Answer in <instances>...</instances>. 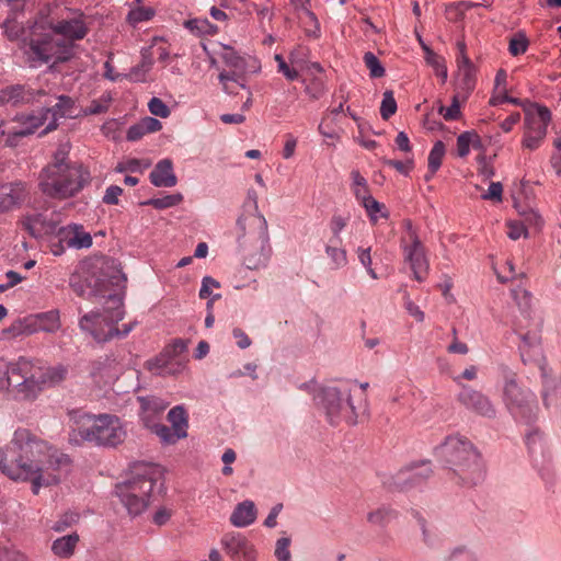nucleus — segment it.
<instances>
[{
	"label": "nucleus",
	"mask_w": 561,
	"mask_h": 561,
	"mask_svg": "<svg viewBox=\"0 0 561 561\" xmlns=\"http://www.w3.org/2000/svg\"><path fill=\"white\" fill-rule=\"evenodd\" d=\"M397 111V102L393 92L387 90L383 92V98L380 105V115L383 119H389Z\"/></svg>",
	"instance_id": "09e8293b"
},
{
	"label": "nucleus",
	"mask_w": 561,
	"mask_h": 561,
	"mask_svg": "<svg viewBox=\"0 0 561 561\" xmlns=\"http://www.w3.org/2000/svg\"><path fill=\"white\" fill-rule=\"evenodd\" d=\"M507 236L512 240H518L522 237L527 238L528 236L527 227L523 222L511 220L507 222Z\"/></svg>",
	"instance_id": "69168bd1"
},
{
	"label": "nucleus",
	"mask_w": 561,
	"mask_h": 561,
	"mask_svg": "<svg viewBox=\"0 0 561 561\" xmlns=\"http://www.w3.org/2000/svg\"><path fill=\"white\" fill-rule=\"evenodd\" d=\"M21 332L34 334L37 332L55 333L60 327V317L57 310L30 316L20 322Z\"/></svg>",
	"instance_id": "a211bd4d"
},
{
	"label": "nucleus",
	"mask_w": 561,
	"mask_h": 561,
	"mask_svg": "<svg viewBox=\"0 0 561 561\" xmlns=\"http://www.w3.org/2000/svg\"><path fill=\"white\" fill-rule=\"evenodd\" d=\"M33 98L34 96L31 91H26L21 85H12L0 91V105L8 103L16 104L19 102H28L33 100Z\"/></svg>",
	"instance_id": "c85d7f7f"
},
{
	"label": "nucleus",
	"mask_w": 561,
	"mask_h": 561,
	"mask_svg": "<svg viewBox=\"0 0 561 561\" xmlns=\"http://www.w3.org/2000/svg\"><path fill=\"white\" fill-rule=\"evenodd\" d=\"M421 46L425 53L426 62L434 69L436 76L440 77L442 81L447 80V67L443 57L435 54L423 41L419 37Z\"/></svg>",
	"instance_id": "7c9ffc66"
},
{
	"label": "nucleus",
	"mask_w": 561,
	"mask_h": 561,
	"mask_svg": "<svg viewBox=\"0 0 561 561\" xmlns=\"http://www.w3.org/2000/svg\"><path fill=\"white\" fill-rule=\"evenodd\" d=\"M290 539L289 538H279L276 541L275 556L277 561H290V551H289Z\"/></svg>",
	"instance_id": "680f3d73"
},
{
	"label": "nucleus",
	"mask_w": 561,
	"mask_h": 561,
	"mask_svg": "<svg viewBox=\"0 0 561 561\" xmlns=\"http://www.w3.org/2000/svg\"><path fill=\"white\" fill-rule=\"evenodd\" d=\"M162 471L151 463L136 465L130 477L117 483L115 494L130 516L142 514L150 504L151 494Z\"/></svg>",
	"instance_id": "0eeeda50"
},
{
	"label": "nucleus",
	"mask_w": 561,
	"mask_h": 561,
	"mask_svg": "<svg viewBox=\"0 0 561 561\" xmlns=\"http://www.w3.org/2000/svg\"><path fill=\"white\" fill-rule=\"evenodd\" d=\"M397 517L393 510L381 506L367 514V520L371 525L383 527Z\"/></svg>",
	"instance_id": "58836bf2"
},
{
	"label": "nucleus",
	"mask_w": 561,
	"mask_h": 561,
	"mask_svg": "<svg viewBox=\"0 0 561 561\" xmlns=\"http://www.w3.org/2000/svg\"><path fill=\"white\" fill-rule=\"evenodd\" d=\"M316 407L331 424L341 421L354 425L357 423L356 407L353 403L352 388L346 385L321 386L313 394Z\"/></svg>",
	"instance_id": "9d476101"
},
{
	"label": "nucleus",
	"mask_w": 561,
	"mask_h": 561,
	"mask_svg": "<svg viewBox=\"0 0 561 561\" xmlns=\"http://www.w3.org/2000/svg\"><path fill=\"white\" fill-rule=\"evenodd\" d=\"M152 62L150 59H144L138 67L131 69V71L127 75V77L131 81L141 82L145 80L146 75L151 69Z\"/></svg>",
	"instance_id": "5fc2aeb1"
},
{
	"label": "nucleus",
	"mask_w": 561,
	"mask_h": 561,
	"mask_svg": "<svg viewBox=\"0 0 561 561\" xmlns=\"http://www.w3.org/2000/svg\"><path fill=\"white\" fill-rule=\"evenodd\" d=\"M152 62L150 59H144L138 67L131 69V71L127 75V77L131 81L141 82L145 80L146 75L151 69Z\"/></svg>",
	"instance_id": "6e6d98bb"
},
{
	"label": "nucleus",
	"mask_w": 561,
	"mask_h": 561,
	"mask_svg": "<svg viewBox=\"0 0 561 561\" xmlns=\"http://www.w3.org/2000/svg\"><path fill=\"white\" fill-rule=\"evenodd\" d=\"M237 227L238 244L244 265L250 270L264 267L272 255L265 217L256 210L242 215L237 221Z\"/></svg>",
	"instance_id": "39448f33"
},
{
	"label": "nucleus",
	"mask_w": 561,
	"mask_h": 561,
	"mask_svg": "<svg viewBox=\"0 0 561 561\" xmlns=\"http://www.w3.org/2000/svg\"><path fill=\"white\" fill-rule=\"evenodd\" d=\"M520 352L524 360H526L525 356L528 355H537L540 353V341L539 337L534 334L533 336L525 335L523 336V342L520 345Z\"/></svg>",
	"instance_id": "de8ad7c7"
},
{
	"label": "nucleus",
	"mask_w": 561,
	"mask_h": 561,
	"mask_svg": "<svg viewBox=\"0 0 561 561\" xmlns=\"http://www.w3.org/2000/svg\"><path fill=\"white\" fill-rule=\"evenodd\" d=\"M502 401L507 411L518 420H529L537 410L535 393L519 385L514 374L505 377L502 387Z\"/></svg>",
	"instance_id": "f8f14e48"
},
{
	"label": "nucleus",
	"mask_w": 561,
	"mask_h": 561,
	"mask_svg": "<svg viewBox=\"0 0 561 561\" xmlns=\"http://www.w3.org/2000/svg\"><path fill=\"white\" fill-rule=\"evenodd\" d=\"M528 45L526 35L519 32L510 39L508 50L513 56H518L526 53Z\"/></svg>",
	"instance_id": "8fccbe9b"
},
{
	"label": "nucleus",
	"mask_w": 561,
	"mask_h": 561,
	"mask_svg": "<svg viewBox=\"0 0 561 561\" xmlns=\"http://www.w3.org/2000/svg\"><path fill=\"white\" fill-rule=\"evenodd\" d=\"M360 205L365 208L373 224H377L380 219H387L389 216L386 206L373 196L360 203Z\"/></svg>",
	"instance_id": "4c0bfd02"
},
{
	"label": "nucleus",
	"mask_w": 561,
	"mask_h": 561,
	"mask_svg": "<svg viewBox=\"0 0 561 561\" xmlns=\"http://www.w3.org/2000/svg\"><path fill=\"white\" fill-rule=\"evenodd\" d=\"M470 147H471V130L461 133L457 137L458 156L461 158L467 157L470 152Z\"/></svg>",
	"instance_id": "0e129e2a"
},
{
	"label": "nucleus",
	"mask_w": 561,
	"mask_h": 561,
	"mask_svg": "<svg viewBox=\"0 0 561 561\" xmlns=\"http://www.w3.org/2000/svg\"><path fill=\"white\" fill-rule=\"evenodd\" d=\"M515 207L518 214L523 217L522 222L525 225V227H527V229L534 228L536 230H539L542 227L543 220L537 210L531 208L519 207L517 205Z\"/></svg>",
	"instance_id": "37998d69"
},
{
	"label": "nucleus",
	"mask_w": 561,
	"mask_h": 561,
	"mask_svg": "<svg viewBox=\"0 0 561 561\" xmlns=\"http://www.w3.org/2000/svg\"><path fill=\"white\" fill-rule=\"evenodd\" d=\"M150 182L156 187H173L178 183L173 162L170 159L160 160L150 173Z\"/></svg>",
	"instance_id": "b1692460"
},
{
	"label": "nucleus",
	"mask_w": 561,
	"mask_h": 561,
	"mask_svg": "<svg viewBox=\"0 0 561 561\" xmlns=\"http://www.w3.org/2000/svg\"><path fill=\"white\" fill-rule=\"evenodd\" d=\"M58 243L51 245V253L56 256L61 255L66 248L88 249L92 245V237L81 225L70 224L58 228Z\"/></svg>",
	"instance_id": "ddd939ff"
},
{
	"label": "nucleus",
	"mask_w": 561,
	"mask_h": 561,
	"mask_svg": "<svg viewBox=\"0 0 561 561\" xmlns=\"http://www.w3.org/2000/svg\"><path fill=\"white\" fill-rule=\"evenodd\" d=\"M458 401L470 412L493 419L496 416V408L491 399L471 387H463L458 394Z\"/></svg>",
	"instance_id": "2eb2a0df"
},
{
	"label": "nucleus",
	"mask_w": 561,
	"mask_h": 561,
	"mask_svg": "<svg viewBox=\"0 0 561 561\" xmlns=\"http://www.w3.org/2000/svg\"><path fill=\"white\" fill-rule=\"evenodd\" d=\"M150 167L149 161H144L139 159H127L126 161L118 162L115 167V171L117 173L124 172H141L145 169Z\"/></svg>",
	"instance_id": "49530a36"
},
{
	"label": "nucleus",
	"mask_w": 561,
	"mask_h": 561,
	"mask_svg": "<svg viewBox=\"0 0 561 561\" xmlns=\"http://www.w3.org/2000/svg\"><path fill=\"white\" fill-rule=\"evenodd\" d=\"M154 12L150 8H136L129 12L128 18L133 23H138L150 20Z\"/></svg>",
	"instance_id": "338daca9"
},
{
	"label": "nucleus",
	"mask_w": 561,
	"mask_h": 561,
	"mask_svg": "<svg viewBox=\"0 0 561 561\" xmlns=\"http://www.w3.org/2000/svg\"><path fill=\"white\" fill-rule=\"evenodd\" d=\"M124 304L121 295H110L102 312L84 314L79 322L80 329L88 332L96 342L104 343L114 337H124L131 332L135 322L123 324L118 329L117 323L124 318Z\"/></svg>",
	"instance_id": "1a4fd4ad"
},
{
	"label": "nucleus",
	"mask_w": 561,
	"mask_h": 561,
	"mask_svg": "<svg viewBox=\"0 0 561 561\" xmlns=\"http://www.w3.org/2000/svg\"><path fill=\"white\" fill-rule=\"evenodd\" d=\"M148 108L152 115L161 118H167L170 115V108L159 98H152L148 103Z\"/></svg>",
	"instance_id": "13d9d810"
},
{
	"label": "nucleus",
	"mask_w": 561,
	"mask_h": 561,
	"mask_svg": "<svg viewBox=\"0 0 561 561\" xmlns=\"http://www.w3.org/2000/svg\"><path fill=\"white\" fill-rule=\"evenodd\" d=\"M227 556L233 561H256L257 550L252 541L240 533H228L220 539Z\"/></svg>",
	"instance_id": "4468645a"
},
{
	"label": "nucleus",
	"mask_w": 561,
	"mask_h": 561,
	"mask_svg": "<svg viewBox=\"0 0 561 561\" xmlns=\"http://www.w3.org/2000/svg\"><path fill=\"white\" fill-rule=\"evenodd\" d=\"M225 64L232 69V75L221 72L219 75V81L221 82L224 90L228 93H233V89L231 83L238 82V76L243 75L245 72L247 61L245 58L238 55V53L229 47L224 46L222 51L220 54Z\"/></svg>",
	"instance_id": "aec40b11"
},
{
	"label": "nucleus",
	"mask_w": 561,
	"mask_h": 561,
	"mask_svg": "<svg viewBox=\"0 0 561 561\" xmlns=\"http://www.w3.org/2000/svg\"><path fill=\"white\" fill-rule=\"evenodd\" d=\"M27 195V187L22 182L0 185V210H8L20 205L26 199Z\"/></svg>",
	"instance_id": "4be33fe9"
},
{
	"label": "nucleus",
	"mask_w": 561,
	"mask_h": 561,
	"mask_svg": "<svg viewBox=\"0 0 561 561\" xmlns=\"http://www.w3.org/2000/svg\"><path fill=\"white\" fill-rule=\"evenodd\" d=\"M161 128L162 124L159 119L146 116L128 128L126 138L129 141H137L145 135L159 131Z\"/></svg>",
	"instance_id": "bb28decb"
},
{
	"label": "nucleus",
	"mask_w": 561,
	"mask_h": 561,
	"mask_svg": "<svg viewBox=\"0 0 561 561\" xmlns=\"http://www.w3.org/2000/svg\"><path fill=\"white\" fill-rule=\"evenodd\" d=\"M140 403V416L146 426H150L151 419L168 407L169 402L157 397H138Z\"/></svg>",
	"instance_id": "a878e982"
},
{
	"label": "nucleus",
	"mask_w": 561,
	"mask_h": 561,
	"mask_svg": "<svg viewBox=\"0 0 561 561\" xmlns=\"http://www.w3.org/2000/svg\"><path fill=\"white\" fill-rule=\"evenodd\" d=\"M23 225L35 238L53 234L58 231L57 222L44 214H34L25 217Z\"/></svg>",
	"instance_id": "5701e85b"
},
{
	"label": "nucleus",
	"mask_w": 561,
	"mask_h": 561,
	"mask_svg": "<svg viewBox=\"0 0 561 561\" xmlns=\"http://www.w3.org/2000/svg\"><path fill=\"white\" fill-rule=\"evenodd\" d=\"M80 537L77 533H72L57 538L51 543V551L58 558H70L73 556Z\"/></svg>",
	"instance_id": "cd10ccee"
},
{
	"label": "nucleus",
	"mask_w": 561,
	"mask_h": 561,
	"mask_svg": "<svg viewBox=\"0 0 561 561\" xmlns=\"http://www.w3.org/2000/svg\"><path fill=\"white\" fill-rule=\"evenodd\" d=\"M47 26H49L56 38L57 36L64 37L60 42H70L71 44L75 41L82 39L88 34V26L82 13H77L56 23L47 22Z\"/></svg>",
	"instance_id": "dca6fc26"
},
{
	"label": "nucleus",
	"mask_w": 561,
	"mask_h": 561,
	"mask_svg": "<svg viewBox=\"0 0 561 561\" xmlns=\"http://www.w3.org/2000/svg\"><path fill=\"white\" fill-rule=\"evenodd\" d=\"M152 62L150 59H144L138 67L131 69V71L127 75V77L131 81L141 82L145 80L146 75L151 69Z\"/></svg>",
	"instance_id": "4d7b16f0"
},
{
	"label": "nucleus",
	"mask_w": 561,
	"mask_h": 561,
	"mask_svg": "<svg viewBox=\"0 0 561 561\" xmlns=\"http://www.w3.org/2000/svg\"><path fill=\"white\" fill-rule=\"evenodd\" d=\"M4 34L10 41L23 42L24 38H28V32L23 23L18 21L16 18H8L3 23Z\"/></svg>",
	"instance_id": "473e14b6"
},
{
	"label": "nucleus",
	"mask_w": 561,
	"mask_h": 561,
	"mask_svg": "<svg viewBox=\"0 0 561 561\" xmlns=\"http://www.w3.org/2000/svg\"><path fill=\"white\" fill-rule=\"evenodd\" d=\"M20 50L28 67L38 68L70 60L75 55V44L60 42L49 30L47 22L38 21L30 28L28 38L20 43Z\"/></svg>",
	"instance_id": "7ed1b4c3"
},
{
	"label": "nucleus",
	"mask_w": 561,
	"mask_h": 561,
	"mask_svg": "<svg viewBox=\"0 0 561 561\" xmlns=\"http://www.w3.org/2000/svg\"><path fill=\"white\" fill-rule=\"evenodd\" d=\"M459 56L457 57V85L456 91L462 94V101H466L468 95L474 89L476 83V69L468 56L465 53V44L459 43Z\"/></svg>",
	"instance_id": "6ab92c4d"
},
{
	"label": "nucleus",
	"mask_w": 561,
	"mask_h": 561,
	"mask_svg": "<svg viewBox=\"0 0 561 561\" xmlns=\"http://www.w3.org/2000/svg\"><path fill=\"white\" fill-rule=\"evenodd\" d=\"M356 254L359 263L366 270L370 278L375 280L378 279L379 276L375 268L373 267L371 248L359 247L356 249Z\"/></svg>",
	"instance_id": "a18cd8bd"
},
{
	"label": "nucleus",
	"mask_w": 561,
	"mask_h": 561,
	"mask_svg": "<svg viewBox=\"0 0 561 561\" xmlns=\"http://www.w3.org/2000/svg\"><path fill=\"white\" fill-rule=\"evenodd\" d=\"M68 369L64 365L42 367L30 359L20 358L8 370V381L26 397H35L45 388L66 380Z\"/></svg>",
	"instance_id": "6e6552de"
},
{
	"label": "nucleus",
	"mask_w": 561,
	"mask_h": 561,
	"mask_svg": "<svg viewBox=\"0 0 561 561\" xmlns=\"http://www.w3.org/2000/svg\"><path fill=\"white\" fill-rule=\"evenodd\" d=\"M70 467L67 454L24 428L16 430L9 444L0 449V471L12 481L30 483L35 495L43 488L59 484Z\"/></svg>",
	"instance_id": "f257e3e1"
},
{
	"label": "nucleus",
	"mask_w": 561,
	"mask_h": 561,
	"mask_svg": "<svg viewBox=\"0 0 561 561\" xmlns=\"http://www.w3.org/2000/svg\"><path fill=\"white\" fill-rule=\"evenodd\" d=\"M438 454L463 485H474L483 480L484 467L480 455L466 437H447L438 448Z\"/></svg>",
	"instance_id": "423d86ee"
},
{
	"label": "nucleus",
	"mask_w": 561,
	"mask_h": 561,
	"mask_svg": "<svg viewBox=\"0 0 561 561\" xmlns=\"http://www.w3.org/2000/svg\"><path fill=\"white\" fill-rule=\"evenodd\" d=\"M168 420L172 427L179 432V436H187V414L182 405L172 408L168 413Z\"/></svg>",
	"instance_id": "72a5a7b5"
},
{
	"label": "nucleus",
	"mask_w": 561,
	"mask_h": 561,
	"mask_svg": "<svg viewBox=\"0 0 561 561\" xmlns=\"http://www.w3.org/2000/svg\"><path fill=\"white\" fill-rule=\"evenodd\" d=\"M545 138L546 135L538 131L537 134V131L525 129L522 146L528 150H536L540 147Z\"/></svg>",
	"instance_id": "3c124183"
},
{
	"label": "nucleus",
	"mask_w": 561,
	"mask_h": 561,
	"mask_svg": "<svg viewBox=\"0 0 561 561\" xmlns=\"http://www.w3.org/2000/svg\"><path fill=\"white\" fill-rule=\"evenodd\" d=\"M403 254L414 279L423 282L428 274L430 263L423 244L414 233L411 234V243L403 248Z\"/></svg>",
	"instance_id": "f3484780"
},
{
	"label": "nucleus",
	"mask_w": 561,
	"mask_h": 561,
	"mask_svg": "<svg viewBox=\"0 0 561 561\" xmlns=\"http://www.w3.org/2000/svg\"><path fill=\"white\" fill-rule=\"evenodd\" d=\"M126 437V426L117 415L85 413L76 419L68 439L75 446L89 443L99 447H117Z\"/></svg>",
	"instance_id": "f03ea898"
},
{
	"label": "nucleus",
	"mask_w": 561,
	"mask_h": 561,
	"mask_svg": "<svg viewBox=\"0 0 561 561\" xmlns=\"http://www.w3.org/2000/svg\"><path fill=\"white\" fill-rule=\"evenodd\" d=\"M466 101H462V94L460 91H456L451 99V104L449 106H444L440 104L438 106V113L446 121H457L461 117V104Z\"/></svg>",
	"instance_id": "e433bc0d"
},
{
	"label": "nucleus",
	"mask_w": 561,
	"mask_h": 561,
	"mask_svg": "<svg viewBox=\"0 0 561 561\" xmlns=\"http://www.w3.org/2000/svg\"><path fill=\"white\" fill-rule=\"evenodd\" d=\"M550 121L551 112L548 107L537 103H528L525 106V129L547 135Z\"/></svg>",
	"instance_id": "412c9836"
},
{
	"label": "nucleus",
	"mask_w": 561,
	"mask_h": 561,
	"mask_svg": "<svg viewBox=\"0 0 561 561\" xmlns=\"http://www.w3.org/2000/svg\"><path fill=\"white\" fill-rule=\"evenodd\" d=\"M88 181V172L57 153L38 174V188L47 197L64 201L76 196Z\"/></svg>",
	"instance_id": "20e7f679"
},
{
	"label": "nucleus",
	"mask_w": 561,
	"mask_h": 561,
	"mask_svg": "<svg viewBox=\"0 0 561 561\" xmlns=\"http://www.w3.org/2000/svg\"><path fill=\"white\" fill-rule=\"evenodd\" d=\"M445 152L446 149L444 142L440 140L436 141L432 150L430 151L427 158L428 174L425 175L426 181H430L433 178V175L437 172V170L440 168Z\"/></svg>",
	"instance_id": "2f4dec72"
},
{
	"label": "nucleus",
	"mask_w": 561,
	"mask_h": 561,
	"mask_svg": "<svg viewBox=\"0 0 561 561\" xmlns=\"http://www.w3.org/2000/svg\"><path fill=\"white\" fill-rule=\"evenodd\" d=\"M123 194V188L118 185H111L106 188L103 196V202L107 205H117L119 196Z\"/></svg>",
	"instance_id": "774afa93"
},
{
	"label": "nucleus",
	"mask_w": 561,
	"mask_h": 561,
	"mask_svg": "<svg viewBox=\"0 0 561 561\" xmlns=\"http://www.w3.org/2000/svg\"><path fill=\"white\" fill-rule=\"evenodd\" d=\"M364 61L373 78H380L385 75V68L373 53H366L364 55Z\"/></svg>",
	"instance_id": "603ef678"
},
{
	"label": "nucleus",
	"mask_w": 561,
	"mask_h": 561,
	"mask_svg": "<svg viewBox=\"0 0 561 561\" xmlns=\"http://www.w3.org/2000/svg\"><path fill=\"white\" fill-rule=\"evenodd\" d=\"M185 26L198 35H214L218 32V27L207 19L188 20L185 22Z\"/></svg>",
	"instance_id": "79ce46f5"
},
{
	"label": "nucleus",
	"mask_w": 561,
	"mask_h": 561,
	"mask_svg": "<svg viewBox=\"0 0 561 561\" xmlns=\"http://www.w3.org/2000/svg\"><path fill=\"white\" fill-rule=\"evenodd\" d=\"M91 377L94 383L102 388L113 383L115 379V373L108 366L98 362L93 365Z\"/></svg>",
	"instance_id": "f704fd0d"
},
{
	"label": "nucleus",
	"mask_w": 561,
	"mask_h": 561,
	"mask_svg": "<svg viewBox=\"0 0 561 561\" xmlns=\"http://www.w3.org/2000/svg\"><path fill=\"white\" fill-rule=\"evenodd\" d=\"M151 431L160 438L163 444L173 445L185 436H179V432L163 424H150Z\"/></svg>",
	"instance_id": "ea45409f"
},
{
	"label": "nucleus",
	"mask_w": 561,
	"mask_h": 561,
	"mask_svg": "<svg viewBox=\"0 0 561 561\" xmlns=\"http://www.w3.org/2000/svg\"><path fill=\"white\" fill-rule=\"evenodd\" d=\"M484 201H493L496 203L503 199V186L501 182H491L485 193L481 195Z\"/></svg>",
	"instance_id": "bf43d9fd"
},
{
	"label": "nucleus",
	"mask_w": 561,
	"mask_h": 561,
	"mask_svg": "<svg viewBox=\"0 0 561 561\" xmlns=\"http://www.w3.org/2000/svg\"><path fill=\"white\" fill-rule=\"evenodd\" d=\"M274 59L277 62L278 72L283 73V76L287 80L294 81V80L298 79V77H299L298 70L295 67L287 64L282 55H278V54L275 55Z\"/></svg>",
	"instance_id": "864d4df0"
},
{
	"label": "nucleus",
	"mask_w": 561,
	"mask_h": 561,
	"mask_svg": "<svg viewBox=\"0 0 561 561\" xmlns=\"http://www.w3.org/2000/svg\"><path fill=\"white\" fill-rule=\"evenodd\" d=\"M257 516L254 502L247 500L234 507L230 515V523L238 528H244L252 525Z\"/></svg>",
	"instance_id": "393cba45"
},
{
	"label": "nucleus",
	"mask_w": 561,
	"mask_h": 561,
	"mask_svg": "<svg viewBox=\"0 0 561 561\" xmlns=\"http://www.w3.org/2000/svg\"><path fill=\"white\" fill-rule=\"evenodd\" d=\"M325 254L332 270H341L347 265V252L341 243L331 242L330 240L325 245Z\"/></svg>",
	"instance_id": "c756f323"
},
{
	"label": "nucleus",
	"mask_w": 561,
	"mask_h": 561,
	"mask_svg": "<svg viewBox=\"0 0 561 561\" xmlns=\"http://www.w3.org/2000/svg\"><path fill=\"white\" fill-rule=\"evenodd\" d=\"M183 201V195L181 193L169 194L160 198H152L146 202V205H150L156 209H165L170 207L178 206Z\"/></svg>",
	"instance_id": "c03bdc74"
},
{
	"label": "nucleus",
	"mask_w": 561,
	"mask_h": 561,
	"mask_svg": "<svg viewBox=\"0 0 561 561\" xmlns=\"http://www.w3.org/2000/svg\"><path fill=\"white\" fill-rule=\"evenodd\" d=\"M350 222V215L335 214L332 216L329 228L332 233L331 242L342 243L341 233Z\"/></svg>",
	"instance_id": "a19ab883"
},
{
	"label": "nucleus",
	"mask_w": 561,
	"mask_h": 561,
	"mask_svg": "<svg viewBox=\"0 0 561 561\" xmlns=\"http://www.w3.org/2000/svg\"><path fill=\"white\" fill-rule=\"evenodd\" d=\"M71 105L70 98L59 96L58 102L53 107L42 110L38 114L18 116L16 125L9 133L14 136H26L44 125H46L44 133L51 131L57 127V121L68 114Z\"/></svg>",
	"instance_id": "9b49d317"
},
{
	"label": "nucleus",
	"mask_w": 561,
	"mask_h": 561,
	"mask_svg": "<svg viewBox=\"0 0 561 561\" xmlns=\"http://www.w3.org/2000/svg\"><path fill=\"white\" fill-rule=\"evenodd\" d=\"M305 92L311 99L317 100L325 92V85L322 80L313 79L305 87Z\"/></svg>",
	"instance_id": "e2e57ef3"
},
{
	"label": "nucleus",
	"mask_w": 561,
	"mask_h": 561,
	"mask_svg": "<svg viewBox=\"0 0 561 561\" xmlns=\"http://www.w3.org/2000/svg\"><path fill=\"white\" fill-rule=\"evenodd\" d=\"M351 179V190L359 204L366 201L367 198L371 197L367 181L358 171H352Z\"/></svg>",
	"instance_id": "c9c22d12"
},
{
	"label": "nucleus",
	"mask_w": 561,
	"mask_h": 561,
	"mask_svg": "<svg viewBox=\"0 0 561 561\" xmlns=\"http://www.w3.org/2000/svg\"><path fill=\"white\" fill-rule=\"evenodd\" d=\"M385 164L394 168L399 173L403 175H409V173L414 168V160L413 158H407L404 161L388 159L385 160Z\"/></svg>",
	"instance_id": "052dcab7"
}]
</instances>
